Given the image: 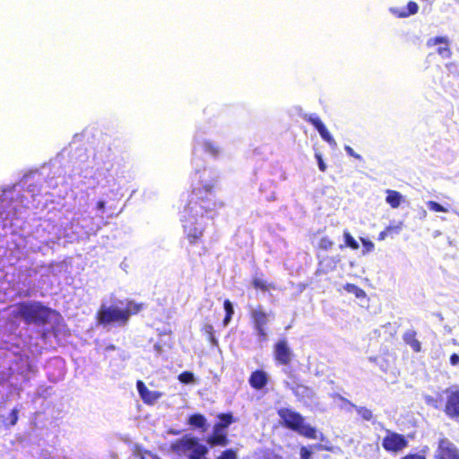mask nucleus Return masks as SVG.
Masks as SVG:
<instances>
[{"label": "nucleus", "instance_id": "43", "mask_svg": "<svg viewBox=\"0 0 459 459\" xmlns=\"http://www.w3.org/2000/svg\"><path fill=\"white\" fill-rule=\"evenodd\" d=\"M253 286L255 288V289H258V290H268V285L267 283L261 280V279H258V278H255L253 280Z\"/></svg>", "mask_w": 459, "mask_h": 459}, {"label": "nucleus", "instance_id": "7", "mask_svg": "<svg viewBox=\"0 0 459 459\" xmlns=\"http://www.w3.org/2000/svg\"><path fill=\"white\" fill-rule=\"evenodd\" d=\"M249 315L258 342L261 343L265 342L268 340V333L265 328L269 322L268 314L261 305H258L256 307L249 306Z\"/></svg>", "mask_w": 459, "mask_h": 459}, {"label": "nucleus", "instance_id": "45", "mask_svg": "<svg viewBox=\"0 0 459 459\" xmlns=\"http://www.w3.org/2000/svg\"><path fill=\"white\" fill-rule=\"evenodd\" d=\"M344 150L349 156L353 157L359 160H363L362 156L358 154L357 152H355L354 150L351 146L345 145Z\"/></svg>", "mask_w": 459, "mask_h": 459}, {"label": "nucleus", "instance_id": "61", "mask_svg": "<svg viewBox=\"0 0 459 459\" xmlns=\"http://www.w3.org/2000/svg\"><path fill=\"white\" fill-rule=\"evenodd\" d=\"M79 151H80L81 152H82V153H83V156H85V153H84V150H83V149H80Z\"/></svg>", "mask_w": 459, "mask_h": 459}, {"label": "nucleus", "instance_id": "33", "mask_svg": "<svg viewBox=\"0 0 459 459\" xmlns=\"http://www.w3.org/2000/svg\"><path fill=\"white\" fill-rule=\"evenodd\" d=\"M343 288L347 292L353 294L358 299L366 297V292L355 284L347 283Z\"/></svg>", "mask_w": 459, "mask_h": 459}, {"label": "nucleus", "instance_id": "42", "mask_svg": "<svg viewBox=\"0 0 459 459\" xmlns=\"http://www.w3.org/2000/svg\"><path fill=\"white\" fill-rule=\"evenodd\" d=\"M300 459H311L313 451L310 446H301L300 448Z\"/></svg>", "mask_w": 459, "mask_h": 459}, {"label": "nucleus", "instance_id": "51", "mask_svg": "<svg viewBox=\"0 0 459 459\" xmlns=\"http://www.w3.org/2000/svg\"><path fill=\"white\" fill-rule=\"evenodd\" d=\"M204 331L207 335H212L214 333L213 326L212 325H205L204 326Z\"/></svg>", "mask_w": 459, "mask_h": 459}, {"label": "nucleus", "instance_id": "54", "mask_svg": "<svg viewBox=\"0 0 459 459\" xmlns=\"http://www.w3.org/2000/svg\"><path fill=\"white\" fill-rule=\"evenodd\" d=\"M117 350V347L114 345V344H108L107 345L105 348H104V352L105 353H108L111 351H115Z\"/></svg>", "mask_w": 459, "mask_h": 459}, {"label": "nucleus", "instance_id": "50", "mask_svg": "<svg viewBox=\"0 0 459 459\" xmlns=\"http://www.w3.org/2000/svg\"><path fill=\"white\" fill-rule=\"evenodd\" d=\"M403 459H426L424 455L419 454H411L404 456Z\"/></svg>", "mask_w": 459, "mask_h": 459}, {"label": "nucleus", "instance_id": "31", "mask_svg": "<svg viewBox=\"0 0 459 459\" xmlns=\"http://www.w3.org/2000/svg\"><path fill=\"white\" fill-rule=\"evenodd\" d=\"M344 245H340V249H342L344 247H350L353 250H356L359 247L358 241L351 236V234L345 230L343 233Z\"/></svg>", "mask_w": 459, "mask_h": 459}, {"label": "nucleus", "instance_id": "28", "mask_svg": "<svg viewBox=\"0 0 459 459\" xmlns=\"http://www.w3.org/2000/svg\"><path fill=\"white\" fill-rule=\"evenodd\" d=\"M223 308L225 311V316L223 318L222 324L223 326H227L230 323L235 313L234 305L230 299H225L223 302Z\"/></svg>", "mask_w": 459, "mask_h": 459}, {"label": "nucleus", "instance_id": "19", "mask_svg": "<svg viewBox=\"0 0 459 459\" xmlns=\"http://www.w3.org/2000/svg\"><path fill=\"white\" fill-rule=\"evenodd\" d=\"M136 389L141 399L146 404H153L161 397V394L160 392L149 390L142 380H138L136 382Z\"/></svg>", "mask_w": 459, "mask_h": 459}, {"label": "nucleus", "instance_id": "52", "mask_svg": "<svg viewBox=\"0 0 459 459\" xmlns=\"http://www.w3.org/2000/svg\"><path fill=\"white\" fill-rule=\"evenodd\" d=\"M208 340H209V342H211V344L212 346H218L219 345V342L216 339V337L214 336V333H212V335H208Z\"/></svg>", "mask_w": 459, "mask_h": 459}, {"label": "nucleus", "instance_id": "13", "mask_svg": "<svg viewBox=\"0 0 459 459\" xmlns=\"http://www.w3.org/2000/svg\"><path fill=\"white\" fill-rule=\"evenodd\" d=\"M303 118L307 122L310 123L316 128V130L318 132L321 138L325 142H326L333 148L336 147L337 143H336L334 138L330 134V132L327 130L326 126H325V124L322 122V120L316 114H315V113L305 114L303 116Z\"/></svg>", "mask_w": 459, "mask_h": 459}, {"label": "nucleus", "instance_id": "30", "mask_svg": "<svg viewBox=\"0 0 459 459\" xmlns=\"http://www.w3.org/2000/svg\"><path fill=\"white\" fill-rule=\"evenodd\" d=\"M106 197H108V192H104L102 194V197L100 198L96 202V204H95V207H94V210L96 212V217L103 218V214L106 212V205H107V203H108V200L106 199Z\"/></svg>", "mask_w": 459, "mask_h": 459}, {"label": "nucleus", "instance_id": "34", "mask_svg": "<svg viewBox=\"0 0 459 459\" xmlns=\"http://www.w3.org/2000/svg\"><path fill=\"white\" fill-rule=\"evenodd\" d=\"M178 379L179 380L180 383L185 384V385L196 383V377H195V374L192 371H188V370H186V371H183L182 373H180L178 377Z\"/></svg>", "mask_w": 459, "mask_h": 459}, {"label": "nucleus", "instance_id": "59", "mask_svg": "<svg viewBox=\"0 0 459 459\" xmlns=\"http://www.w3.org/2000/svg\"><path fill=\"white\" fill-rule=\"evenodd\" d=\"M82 208H83V205H82V204H81V203H79V209L81 210V209H82Z\"/></svg>", "mask_w": 459, "mask_h": 459}, {"label": "nucleus", "instance_id": "8", "mask_svg": "<svg viewBox=\"0 0 459 459\" xmlns=\"http://www.w3.org/2000/svg\"><path fill=\"white\" fill-rule=\"evenodd\" d=\"M282 371L288 375L289 378L283 381L284 386L291 390L299 401L304 403L313 401L315 393L311 388L299 384L297 377L289 368H283Z\"/></svg>", "mask_w": 459, "mask_h": 459}, {"label": "nucleus", "instance_id": "12", "mask_svg": "<svg viewBox=\"0 0 459 459\" xmlns=\"http://www.w3.org/2000/svg\"><path fill=\"white\" fill-rule=\"evenodd\" d=\"M281 423L287 429L296 431L299 426L302 424L304 417L290 408H281L277 411Z\"/></svg>", "mask_w": 459, "mask_h": 459}, {"label": "nucleus", "instance_id": "55", "mask_svg": "<svg viewBox=\"0 0 459 459\" xmlns=\"http://www.w3.org/2000/svg\"><path fill=\"white\" fill-rule=\"evenodd\" d=\"M433 402H434V399H433L431 396H427V397H426V403H427L428 404H432V403H433Z\"/></svg>", "mask_w": 459, "mask_h": 459}, {"label": "nucleus", "instance_id": "57", "mask_svg": "<svg viewBox=\"0 0 459 459\" xmlns=\"http://www.w3.org/2000/svg\"><path fill=\"white\" fill-rule=\"evenodd\" d=\"M52 268H53V263H52V264H49L48 265V273H52Z\"/></svg>", "mask_w": 459, "mask_h": 459}, {"label": "nucleus", "instance_id": "37", "mask_svg": "<svg viewBox=\"0 0 459 459\" xmlns=\"http://www.w3.org/2000/svg\"><path fill=\"white\" fill-rule=\"evenodd\" d=\"M407 11L406 12H402L399 13V17H407L409 15H412V14H415L418 10H419V6L417 4V3L415 2H412V1H410L408 4H407Z\"/></svg>", "mask_w": 459, "mask_h": 459}, {"label": "nucleus", "instance_id": "25", "mask_svg": "<svg viewBox=\"0 0 459 459\" xmlns=\"http://www.w3.org/2000/svg\"><path fill=\"white\" fill-rule=\"evenodd\" d=\"M218 422L215 424L221 429L227 430L229 427L238 421V419L234 417L232 412H222L217 415Z\"/></svg>", "mask_w": 459, "mask_h": 459}, {"label": "nucleus", "instance_id": "39", "mask_svg": "<svg viewBox=\"0 0 459 459\" xmlns=\"http://www.w3.org/2000/svg\"><path fill=\"white\" fill-rule=\"evenodd\" d=\"M238 455L232 448L224 450L217 459H237Z\"/></svg>", "mask_w": 459, "mask_h": 459}, {"label": "nucleus", "instance_id": "3", "mask_svg": "<svg viewBox=\"0 0 459 459\" xmlns=\"http://www.w3.org/2000/svg\"><path fill=\"white\" fill-rule=\"evenodd\" d=\"M13 315L25 325L45 326L56 322L60 315L42 301L30 299L18 302L14 305Z\"/></svg>", "mask_w": 459, "mask_h": 459}, {"label": "nucleus", "instance_id": "38", "mask_svg": "<svg viewBox=\"0 0 459 459\" xmlns=\"http://www.w3.org/2000/svg\"><path fill=\"white\" fill-rule=\"evenodd\" d=\"M427 206L430 211L436 212H446L447 209L444 207L442 204L436 201H429L427 202Z\"/></svg>", "mask_w": 459, "mask_h": 459}, {"label": "nucleus", "instance_id": "53", "mask_svg": "<svg viewBox=\"0 0 459 459\" xmlns=\"http://www.w3.org/2000/svg\"><path fill=\"white\" fill-rule=\"evenodd\" d=\"M389 235V233L386 231V230L381 231L378 235V240H384L385 238Z\"/></svg>", "mask_w": 459, "mask_h": 459}, {"label": "nucleus", "instance_id": "44", "mask_svg": "<svg viewBox=\"0 0 459 459\" xmlns=\"http://www.w3.org/2000/svg\"><path fill=\"white\" fill-rule=\"evenodd\" d=\"M361 242H362V245H363V247H364V250H363V254L365 255L366 253H368V252H371L374 247H375V245L374 243L369 240V239H367V238H361Z\"/></svg>", "mask_w": 459, "mask_h": 459}, {"label": "nucleus", "instance_id": "16", "mask_svg": "<svg viewBox=\"0 0 459 459\" xmlns=\"http://www.w3.org/2000/svg\"><path fill=\"white\" fill-rule=\"evenodd\" d=\"M450 40L446 36H437L433 38H429L427 42L426 46L428 48H432L435 46H439L436 52L442 57V58H448L452 55V51L449 48Z\"/></svg>", "mask_w": 459, "mask_h": 459}, {"label": "nucleus", "instance_id": "6", "mask_svg": "<svg viewBox=\"0 0 459 459\" xmlns=\"http://www.w3.org/2000/svg\"><path fill=\"white\" fill-rule=\"evenodd\" d=\"M39 273V267L20 268L17 273L16 282L13 289L17 297L28 299L35 293L34 283L31 278Z\"/></svg>", "mask_w": 459, "mask_h": 459}, {"label": "nucleus", "instance_id": "29", "mask_svg": "<svg viewBox=\"0 0 459 459\" xmlns=\"http://www.w3.org/2000/svg\"><path fill=\"white\" fill-rule=\"evenodd\" d=\"M247 459H282L281 456L275 455L270 450H257L251 455Z\"/></svg>", "mask_w": 459, "mask_h": 459}, {"label": "nucleus", "instance_id": "48", "mask_svg": "<svg viewBox=\"0 0 459 459\" xmlns=\"http://www.w3.org/2000/svg\"><path fill=\"white\" fill-rule=\"evenodd\" d=\"M445 66L449 74L457 73V65L455 62L447 63Z\"/></svg>", "mask_w": 459, "mask_h": 459}, {"label": "nucleus", "instance_id": "10", "mask_svg": "<svg viewBox=\"0 0 459 459\" xmlns=\"http://www.w3.org/2000/svg\"><path fill=\"white\" fill-rule=\"evenodd\" d=\"M387 433L382 440V446L385 451L396 454L408 446V441L403 435L389 430Z\"/></svg>", "mask_w": 459, "mask_h": 459}, {"label": "nucleus", "instance_id": "26", "mask_svg": "<svg viewBox=\"0 0 459 459\" xmlns=\"http://www.w3.org/2000/svg\"><path fill=\"white\" fill-rule=\"evenodd\" d=\"M385 202L392 208H398L402 203L403 195L400 192L395 190L387 189L386 191Z\"/></svg>", "mask_w": 459, "mask_h": 459}, {"label": "nucleus", "instance_id": "24", "mask_svg": "<svg viewBox=\"0 0 459 459\" xmlns=\"http://www.w3.org/2000/svg\"><path fill=\"white\" fill-rule=\"evenodd\" d=\"M416 334L417 333L414 330H407L403 335V340L413 350V351L420 352L421 350V343L416 339Z\"/></svg>", "mask_w": 459, "mask_h": 459}, {"label": "nucleus", "instance_id": "46", "mask_svg": "<svg viewBox=\"0 0 459 459\" xmlns=\"http://www.w3.org/2000/svg\"><path fill=\"white\" fill-rule=\"evenodd\" d=\"M315 157L317 161L318 169L323 172L325 171L326 164L325 163L322 155L320 153H316Z\"/></svg>", "mask_w": 459, "mask_h": 459}, {"label": "nucleus", "instance_id": "23", "mask_svg": "<svg viewBox=\"0 0 459 459\" xmlns=\"http://www.w3.org/2000/svg\"><path fill=\"white\" fill-rule=\"evenodd\" d=\"M341 261L339 255L334 256H325L319 261V269L321 273L326 274L335 270L337 264Z\"/></svg>", "mask_w": 459, "mask_h": 459}, {"label": "nucleus", "instance_id": "36", "mask_svg": "<svg viewBox=\"0 0 459 459\" xmlns=\"http://www.w3.org/2000/svg\"><path fill=\"white\" fill-rule=\"evenodd\" d=\"M142 307H143V304L135 303L133 300H127L126 307L123 308L128 312V319H129L131 315L137 314L142 309Z\"/></svg>", "mask_w": 459, "mask_h": 459}, {"label": "nucleus", "instance_id": "62", "mask_svg": "<svg viewBox=\"0 0 459 459\" xmlns=\"http://www.w3.org/2000/svg\"><path fill=\"white\" fill-rule=\"evenodd\" d=\"M118 303H119L120 305H124V302H123V301H121V300H119V301H118Z\"/></svg>", "mask_w": 459, "mask_h": 459}, {"label": "nucleus", "instance_id": "40", "mask_svg": "<svg viewBox=\"0 0 459 459\" xmlns=\"http://www.w3.org/2000/svg\"><path fill=\"white\" fill-rule=\"evenodd\" d=\"M19 411H19V409H18V408H16V407H15V408H13V409L10 411V413H9V415H8V418H7V420H9V423H8V424H9L10 426H14V425L17 423V421H18V418H19V417H18V415H19Z\"/></svg>", "mask_w": 459, "mask_h": 459}, {"label": "nucleus", "instance_id": "47", "mask_svg": "<svg viewBox=\"0 0 459 459\" xmlns=\"http://www.w3.org/2000/svg\"><path fill=\"white\" fill-rule=\"evenodd\" d=\"M386 231L391 234V233H395V234H399L401 230H402V222H400L398 225H395V226H388L385 228Z\"/></svg>", "mask_w": 459, "mask_h": 459}, {"label": "nucleus", "instance_id": "17", "mask_svg": "<svg viewBox=\"0 0 459 459\" xmlns=\"http://www.w3.org/2000/svg\"><path fill=\"white\" fill-rule=\"evenodd\" d=\"M331 397L339 399L343 403L342 407L345 408L347 411H351V409H354L364 420L370 421L373 419L372 411L367 407L358 406L339 394H332Z\"/></svg>", "mask_w": 459, "mask_h": 459}, {"label": "nucleus", "instance_id": "15", "mask_svg": "<svg viewBox=\"0 0 459 459\" xmlns=\"http://www.w3.org/2000/svg\"><path fill=\"white\" fill-rule=\"evenodd\" d=\"M437 454L439 459H459V449L446 437L439 439Z\"/></svg>", "mask_w": 459, "mask_h": 459}, {"label": "nucleus", "instance_id": "2", "mask_svg": "<svg viewBox=\"0 0 459 459\" xmlns=\"http://www.w3.org/2000/svg\"><path fill=\"white\" fill-rule=\"evenodd\" d=\"M65 170L59 158L52 160L39 169L26 172L17 182L0 187V227H12L21 215L30 209L36 197L44 193L45 187L55 189L65 180Z\"/></svg>", "mask_w": 459, "mask_h": 459}, {"label": "nucleus", "instance_id": "20", "mask_svg": "<svg viewBox=\"0 0 459 459\" xmlns=\"http://www.w3.org/2000/svg\"><path fill=\"white\" fill-rule=\"evenodd\" d=\"M268 381L269 376L263 369H256L253 371L248 379L249 385L255 390H262L267 385Z\"/></svg>", "mask_w": 459, "mask_h": 459}, {"label": "nucleus", "instance_id": "49", "mask_svg": "<svg viewBox=\"0 0 459 459\" xmlns=\"http://www.w3.org/2000/svg\"><path fill=\"white\" fill-rule=\"evenodd\" d=\"M449 361L452 366H457L459 364V354L453 353L450 356Z\"/></svg>", "mask_w": 459, "mask_h": 459}, {"label": "nucleus", "instance_id": "35", "mask_svg": "<svg viewBox=\"0 0 459 459\" xmlns=\"http://www.w3.org/2000/svg\"><path fill=\"white\" fill-rule=\"evenodd\" d=\"M107 186L109 188L108 193L112 195V197H117L120 195V182H117L116 179H107Z\"/></svg>", "mask_w": 459, "mask_h": 459}, {"label": "nucleus", "instance_id": "1", "mask_svg": "<svg viewBox=\"0 0 459 459\" xmlns=\"http://www.w3.org/2000/svg\"><path fill=\"white\" fill-rule=\"evenodd\" d=\"M204 152L217 158L221 153V148L217 143L204 138L197 132L194 136L191 162L198 186H195L187 204L180 212L184 233L190 245L198 243L204 234L206 221L212 220L217 214V210L223 206L221 202L215 200L213 187L216 176L205 168L204 160L199 157Z\"/></svg>", "mask_w": 459, "mask_h": 459}, {"label": "nucleus", "instance_id": "4", "mask_svg": "<svg viewBox=\"0 0 459 459\" xmlns=\"http://www.w3.org/2000/svg\"><path fill=\"white\" fill-rule=\"evenodd\" d=\"M37 372L38 368L31 364L29 359L22 357L12 368H10V374L7 381L15 390L18 391V393H20Z\"/></svg>", "mask_w": 459, "mask_h": 459}, {"label": "nucleus", "instance_id": "56", "mask_svg": "<svg viewBox=\"0 0 459 459\" xmlns=\"http://www.w3.org/2000/svg\"><path fill=\"white\" fill-rule=\"evenodd\" d=\"M82 134H74V140L78 139L79 141H81V140H82Z\"/></svg>", "mask_w": 459, "mask_h": 459}, {"label": "nucleus", "instance_id": "63", "mask_svg": "<svg viewBox=\"0 0 459 459\" xmlns=\"http://www.w3.org/2000/svg\"><path fill=\"white\" fill-rule=\"evenodd\" d=\"M46 337H47V333H43V338H46Z\"/></svg>", "mask_w": 459, "mask_h": 459}, {"label": "nucleus", "instance_id": "41", "mask_svg": "<svg viewBox=\"0 0 459 459\" xmlns=\"http://www.w3.org/2000/svg\"><path fill=\"white\" fill-rule=\"evenodd\" d=\"M333 245V242L328 237L322 238L318 244L319 248L323 249V250L331 249Z\"/></svg>", "mask_w": 459, "mask_h": 459}, {"label": "nucleus", "instance_id": "27", "mask_svg": "<svg viewBox=\"0 0 459 459\" xmlns=\"http://www.w3.org/2000/svg\"><path fill=\"white\" fill-rule=\"evenodd\" d=\"M299 435H302L308 438L316 439V429L311 425L305 422V419L302 420V424L299 426V429L295 431Z\"/></svg>", "mask_w": 459, "mask_h": 459}, {"label": "nucleus", "instance_id": "14", "mask_svg": "<svg viewBox=\"0 0 459 459\" xmlns=\"http://www.w3.org/2000/svg\"><path fill=\"white\" fill-rule=\"evenodd\" d=\"M273 353L275 359L283 366H288L293 357V352L286 339H281L274 344Z\"/></svg>", "mask_w": 459, "mask_h": 459}, {"label": "nucleus", "instance_id": "11", "mask_svg": "<svg viewBox=\"0 0 459 459\" xmlns=\"http://www.w3.org/2000/svg\"><path fill=\"white\" fill-rule=\"evenodd\" d=\"M447 395L445 408L446 414L451 419L459 417V387L453 385L444 390Z\"/></svg>", "mask_w": 459, "mask_h": 459}, {"label": "nucleus", "instance_id": "5", "mask_svg": "<svg viewBox=\"0 0 459 459\" xmlns=\"http://www.w3.org/2000/svg\"><path fill=\"white\" fill-rule=\"evenodd\" d=\"M96 316L98 324L104 327L108 325L122 327L128 322V312L117 305L107 306L102 303Z\"/></svg>", "mask_w": 459, "mask_h": 459}, {"label": "nucleus", "instance_id": "22", "mask_svg": "<svg viewBox=\"0 0 459 459\" xmlns=\"http://www.w3.org/2000/svg\"><path fill=\"white\" fill-rule=\"evenodd\" d=\"M97 170L88 165L81 169L79 177L82 178L81 182L89 185V186H94L95 184H99V180L96 178Z\"/></svg>", "mask_w": 459, "mask_h": 459}, {"label": "nucleus", "instance_id": "32", "mask_svg": "<svg viewBox=\"0 0 459 459\" xmlns=\"http://www.w3.org/2000/svg\"><path fill=\"white\" fill-rule=\"evenodd\" d=\"M134 455L136 459H160L156 455L149 451L143 450L140 446H135Z\"/></svg>", "mask_w": 459, "mask_h": 459}, {"label": "nucleus", "instance_id": "9", "mask_svg": "<svg viewBox=\"0 0 459 459\" xmlns=\"http://www.w3.org/2000/svg\"><path fill=\"white\" fill-rule=\"evenodd\" d=\"M84 230V233L87 235H90L91 232H95L93 228H89L83 224L80 223L79 218H73V220L65 225L63 226V232L60 237H58V239L61 238H64L67 239L68 242L73 243L74 241H77L81 235V230Z\"/></svg>", "mask_w": 459, "mask_h": 459}, {"label": "nucleus", "instance_id": "58", "mask_svg": "<svg viewBox=\"0 0 459 459\" xmlns=\"http://www.w3.org/2000/svg\"><path fill=\"white\" fill-rule=\"evenodd\" d=\"M421 216L422 217H426L427 216V212L425 210H422Z\"/></svg>", "mask_w": 459, "mask_h": 459}, {"label": "nucleus", "instance_id": "18", "mask_svg": "<svg viewBox=\"0 0 459 459\" xmlns=\"http://www.w3.org/2000/svg\"><path fill=\"white\" fill-rule=\"evenodd\" d=\"M206 443L212 447L216 446H226L229 444L227 430L214 424L212 434L206 438Z\"/></svg>", "mask_w": 459, "mask_h": 459}, {"label": "nucleus", "instance_id": "60", "mask_svg": "<svg viewBox=\"0 0 459 459\" xmlns=\"http://www.w3.org/2000/svg\"><path fill=\"white\" fill-rule=\"evenodd\" d=\"M315 447H316V448H318V449H319V448H321V447H322V446H321V445H316V446H315Z\"/></svg>", "mask_w": 459, "mask_h": 459}, {"label": "nucleus", "instance_id": "21", "mask_svg": "<svg viewBox=\"0 0 459 459\" xmlns=\"http://www.w3.org/2000/svg\"><path fill=\"white\" fill-rule=\"evenodd\" d=\"M186 423L194 429L205 433L210 427L205 416L202 413H194L188 416Z\"/></svg>", "mask_w": 459, "mask_h": 459}]
</instances>
